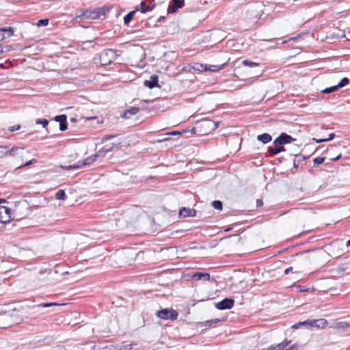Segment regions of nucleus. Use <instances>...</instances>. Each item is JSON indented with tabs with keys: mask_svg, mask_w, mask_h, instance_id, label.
<instances>
[{
	"mask_svg": "<svg viewBox=\"0 0 350 350\" xmlns=\"http://www.w3.org/2000/svg\"><path fill=\"white\" fill-rule=\"evenodd\" d=\"M23 149V148L18 146L10 148L9 146H0V158L15 157L18 152Z\"/></svg>",
	"mask_w": 350,
	"mask_h": 350,
	"instance_id": "f257e3e1",
	"label": "nucleus"
},
{
	"mask_svg": "<svg viewBox=\"0 0 350 350\" xmlns=\"http://www.w3.org/2000/svg\"><path fill=\"white\" fill-rule=\"evenodd\" d=\"M96 160H97L96 155L93 154V155H91V156L87 157L86 159H85L82 161H79L75 165L62 167V168H64L65 170L81 168L84 166L90 165L94 162H95Z\"/></svg>",
	"mask_w": 350,
	"mask_h": 350,
	"instance_id": "f03ea898",
	"label": "nucleus"
},
{
	"mask_svg": "<svg viewBox=\"0 0 350 350\" xmlns=\"http://www.w3.org/2000/svg\"><path fill=\"white\" fill-rule=\"evenodd\" d=\"M157 315L163 319L165 320H176L178 318V312L172 308L170 309H163L157 312Z\"/></svg>",
	"mask_w": 350,
	"mask_h": 350,
	"instance_id": "7ed1b4c3",
	"label": "nucleus"
},
{
	"mask_svg": "<svg viewBox=\"0 0 350 350\" xmlns=\"http://www.w3.org/2000/svg\"><path fill=\"white\" fill-rule=\"evenodd\" d=\"M116 52L113 49H107L101 53L100 58L103 64H110L116 58Z\"/></svg>",
	"mask_w": 350,
	"mask_h": 350,
	"instance_id": "20e7f679",
	"label": "nucleus"
},
{
	"mask_svg": "<svg viewBox=\"0 0 350 350\" xmlns=\"http://www.w3.org/2000/svg\"><path fill=\"white\" fill-rule=\"evenodd\" d=\"M290 343L291 341L284 340L275 346L272 345L267 349H264L262 350H297V346L296 345H293L289 348L286 349V347H287Z\"/></svg>",
	"mask_w": 350,
	"mask_h": 350,
	"instance_id": "39448f33",
	"label": "nucleus"
},
{
	"mask_svg": "<svg viewBox=\"0 0 350 350\" xmlns=\"http://www.w3.org/2000/svg\"><path fill=\"white\" fill-rule=\"evenodd\" d=\"M1 223L5 224L12 219L11 210L7 206H0Z\"/></svg>",
	"mask_w": 350,
	"mask_h": 350,
	"instance_id": "423d86ee",
	"label": "nucleus"
},
{
	"mask_svg": "<svg viewBox=\"0 0 350 350\" xmlns=\"http://www.w3.org/2000/svg\"><path fill=\"white\" fill-rule=\"evenodd\" d=\"M349 82V80L347 77H344L336 85L332 86L330 88H325L321 91L323 94H329L333 92L338 90L339 88H343L347 85Z\"/></svg>",
	"mask_w": 350,
	"mask_h": 350,
	"instance_id": "0eeeda50",
	"label": "nucleus"
},
{
	"mask_svg": "<svg viewBox=\"0 0 350 350\" xmlns=\"http://www.w3.org/2000/svg\"><path fill=\"white\" fill-rule=\"evenodd\" d=\"M234 304V300L230 298H226L222 301L216 304L215 307L218 310H226L230 309L233 307Z\"/></svg>",
	"mask_w": 350,
	"mask_h": 350,
	"instance_id": "6e6552de",
	"label": "nucleus"
},
{
	"mask_svg": "<svg viewBox=\"0 0 350 350\" xmlns=\"http://www.w3.org/2000/svg\"><path fill=\"white\" fill-rule=\"evenodd\" d=\"M295 141V139L293 138L291 135H287L285 133H282L279 137H278L273 142V144H280L282 146L291 143Z\"/></svg>",
	"mask_w": 350,
	"mask_h": 350,
	"instance_id": "1a4fd4ad",
	"label": "nucleus"
},
{
	"mask_svg": "<svg viewBox=\"0 0 350 350\" xmlns=\"http://www.w3.org/2000/svg\"><path fill=\"white\" fill-rule=\"evenodd\" d=\"M184 0H173L172 3L169 5L168 12L170 13H175L178 8L184 5Z\"/></svg>",
	"mask_w": 350,
	"mask_h": 350,
	"instance_id": "9d476101",
	"label": "nucleus"
},
{
	"mask_svg": "<svg viewBox=\"0 0 350 350\" xmlns=\"http://www.w3.org/2000/svg\"><path fill=\"white\" fill-rule=\"evenodd\" d=\"M159 77L157 75H151L149 80H146L144 83V85L152 89L155 87H159Z\"/></svg>",
	"mask_w": 350,
	"mask_h": 350,
	"instance_id": "9b49d317",
	"label": "nucleus"
},
{
	"mask_svg": "<svg viewBox=\"0 0 350 350\" xmlns=\"http://www.w3.org/2000/svg\"><path fill=\"white\" fill-rule=\"evenodd\" d=\"M327 325V321L325 319H311L310 327H316L317 329H323Z\"/></svg>",
	"mask_w": 350,
	"mask_h": 350,
	"instance_id": "f8f14e48",
	"label": "nucleus"
},
{
	"mask_svg": "<svg viewBox=\"0 0 350 350\" xmlns=\"http://www.w3.org/2000/svg\"><path fill=\"white\" fill-rule=\"evenodd\" d=\"M179 215L183 217H194L196 215V210L184 207L179 211Z\"/></svg>",
	"mask_w": 350,
	"mask_h": 350,
	"instance_id": "ddd939ff",
	"label": "nucleus"
},
{
	"mask_svg": "<svg viewBox=\"0 0 350 350\" xmlns=\"http://www.w3.org/2000/svg\"><path fill=\"white\" fill-rule=\"evenodd\" d=\"M191 278L197 280H202L204 281H208L210 280V275L207 273L196 272L193 273Z\"/></svg>",
	"mask_w": 350,
	"mask_h": 350,
	"instance_id": "4468645a",
	"label": "nucleus"
},
{
	"mask_svg": "<svg viewBox=\"0 0 350 350\" xmlns=\"http://www.w3.org/2000/svg\"><path fill=\"white\" fill-rule=\"evenodd\" d=\"M100 13L101 12L99 10L85 11L83 16L86 18L96 19L100 16Z\"/></svg>",
	"mask_w": 350,
	"mask_h": 350,
	"instance_id": "2eb2a0df",
	"label": "nucleus"
},
{
	"mask_svg": "<svg viewBox=\"0 0 350 350\" xmlns=\"http://www.w3.org/2000/svg\"><path fill=\"white\" fill-rule=\"evenodd\" d=\"M274 147H269V151L272 155L276 154L284 150V147L280 144H273Z\"/></svg>",
	"mask_w": 350,
	"mask_h": 350,
	"instance_id": "dca6fc26",
	"label": "nucleus"
},
{
	"mask_svg": "<svg viewBox=\"0 0 350 350\" xmlns=\"http://www.w3.org/2000/svg\"><path fill=\"white\" fill-rule=\"evenodd\" d=\"M227 63H224L221 65H208L206 64V71L216 72L223 69Z\"/></svg>",
	"mask_w": 350,
	"mask_h": 350,
	"instance_id": "f3484780",
	"label": "nucleus"
},
{
	"mask_svg": "<svg viewBox=\"0 0 350 350\" xmlns=\"http://www.w3.org/2000/svg\"><path fill=\"white\" fill-rule=\"evenodd\" d=\"M271 136L268 133L259 135L257 137V139L258 141L262 142L263 144H267L268 142L271 141Z\"/></svg>",
	"mask_w": 350,
	"mask_h": 350,
	"instance_id": "a211bd4d",
	"label": "nucleus"
},
{
	"mask_svg": "<svg viewBox=\"0 0 350 350\" xmlns=\"http://www.w3.org/2000/svg\"><path fill=\"white\" fill-rule=\"evenodd\" d=\"M140 11L142 13H145L147 11L152 10L154 8V5L150 3L149 5H146V1H143L140 4Z\"/></svg>",
	"mask_w": 350,
	"mask_h": 350,
	"instance_id": "6ab92c4d",
	"label": "nucleus"
},
{
	"mask_svg": "<svg viewBox=\"0 0 350 350\" xmlns=\"http://www.w3.org/2000/svg\"><path fill=\"white\" fill-rule=\"evenodd\" d=\"M337 37L339 38H346L347 40H350V27L347 28L344 31L338 32Z\"/></svg>",
	"mask_w": 350,
	"mask_h": 350,
	"instance_id": "aec40b11",
	"label": "nucleus"
},
{
	"mask_svg": "<svg viewBox=\"0 0 350 350\" xmlns=\"http://www.w3.org/2000/svg\"><path fill=\"white\" fill-rule=\"evenodd\" d=\"M111 149L112 147L107 148L104 147L103 148L98 150L96 153H95L94 155H96L97 159L100 157H104L108 152L111 150Z\"/></svg>",
	"mask_w": 350,
	"mask_h": 350,
	"instance_id": "412c9836",
	"label": "nucleus"
},
{
	"mask_svg": "<svg viewBox=\"0 0 350 350\" xmlns=\"http://www.w3.org/2000/svg\"><path fill=\"white\" fill-rule=\"evenodd\" d=\"M334 137H335V134L334 133H332L329 134L327 138H323V139L312 138V140L315 141L317 143L327 142H329V141L333 139L334 138Z\"/></svg>",
	"mask_w": 350,
	"mask_h": 350,
	"instance_id": "4be33fe9",
	"label": "nucleus"
},
{
	"mask_svg": "<svg viewBox=\"0 0 350 350\" xmlns=\"http://www.w3.org/2000/svg\"><path fill=\"white\" fill-rule=\"evenodd\" d=\"M193 69L199 72L206 71V64L196 63L193 66Z\"/></svg>",
	"mask_w": 350,
	"mask_h": 350,
	"instance_id": "5701e85b",
	"label": "nucleus"
},
{
	"mask_svg": "<svg viewBox=\"0 0 350 350\" xmlns=\"http://www.w3.org/2000/svg\"><path fill=\"white\" fill-rule=\"evenodd\" d=\"M135 12H136V11H135V10L131 11L129 14H127L126 16H124V23L125 25H128L131 21V20L133 18V16H134Z\"/></svg>",
	"mask_w": 350,
	"mask_h": 350,
	"instance_id": "b1692460",
	"label": "nucleus"
},
{
	"mask_svg": "<svg viewBox=\"0 0 350 350\" xmlns=\"http://www.w3.org/2000/svg\"><path fill=\"white\" fill-rule=\"evenodd\" d=\"M300 325H305V326H308V327H310L311 326V319H308L306 321H301V322H299L297 323H295L293 325H292V328L293 329H297L298 328Z\"/></svg>",
	"mask_w": 350,
	"mask_h": 350,
	"instance_id": "393cba45",
	"label": "nucleus"
},
{
	"mask_svg": "<svg viewBox=\"0 0 350 350\" xmlns=\"http://www.w3.org/2000/svg\"><path fill=\"white\" fill-rule=\"evenodd\" d=\"M59 306V304L56 303V302L43 303V304H38L36 306H34L33 308H48V307H51V306Z\"/></svg>",
	"mask_w": 350,
	"mask_h": 350,
	"instance_id": "a878e982",
	"label": "nucleus"
},
{
	"mask_svg": "<svg viewBox=\"0 0 350 350\" xmlns=\"http://www.w3.org/2000/svg\"><path fill=\"white\" fill-rule=\"evenodd\" d=\"M66 193H65L64 190H63V189L59 190L55 194V198L57 200H64L66 199Z\"/></svg>",
	"mask_w": 350,
	"mask_h": 350,
	"instance_id": "bb28decb",
	"label": "nucleus"
},
{
	"mask_svg": "<svg viewBox=\"0 0 350 350\" xmlns=\"http://www.w3.org/2000/svg\"><path fill=\"white\" fill-rule=\"evenodd\" d=\"M242 64L244 66H249V67H255V66H259L258 63H256V62H252V61H250L247 59L243 60Z\"/></svg>",
	"mask_w": 350,
	"mask_h": 350,
	"instance_id": "cd10ccee",
	"label": "nucleus"
},
{
	"mask_svg": "<svg viewBox=\"0 0 350 350\" xmlns=\"http://www.w3.org/2000/svg\"><path fill=\"white\" fill-rule=\"evenodd\" d=\"M340 269H342L344 271L347 272L348 273H350V261H349L347 263H342L340 265Z\"/></svg>",
	"mask_w": 350,
	"mask_h": 350,
	"instance_id": "c85d7f7f",
	"label": "nucleus"
},
{
	"mask_svg": "<svg viewBox=\"0 0 350 350\" xmlns=\"http://www.w3.org/2000/svg\"><path fill=\"white\" fill-rule=\"evenodd\" d=\"M0 31L2 33V32H8L9 33V37L10 36H12L14 33V29L12 27H1L0 28Z\"/></svg>",
	"mask_w": 350,
	"mask_h": 350,
	"instance_id": "c756f323",
	"label": "nucleus"
},
{
	"mask_svg": "<svg viewBox=\"0 0 350 350\" xmlns=\"http://www.w3.org/2000/svg\"><path fill=\"white\" fill-rule=\"evenodd\" d=\"M212 206L217 210L222 209V202L219 200H215L212 202Z\"/></svg>",
	"mask_w": 350,
	"mask_h": 350,
	"instance_id": "7c9ffc66",
	"label": "nucleus"
},
{
	"mask_svg": "<svg viewBox=\"0 0 350 350\" xmlns=\"http://www.w3.org/2000/svg\"><path fill=\"white\" fill-rule=\"evenodd\" d=\"M36 123L40 124L44 128H45L48 125L49 121L46 119H36Z\"/></svg>",
	"mask_w": 350,
	"mask_h": 350,
	"instance_id": "2f4dec72",
	"label": "nucleus"
},
{
	"mask_svg": "<svg viewBox=\"0 0 350 350\" xmlns=\"http://www.w3.org/2000/svg\"><path fill=\"white\" fill-rule=\"evenodd\" d=\"M48 24H49L48 19H42V20H39L37 22V26H38V27L46 26Z\"/></svg>",
	"mask_w": 350,
	"mask_h": 350,
	"instance_id": "473e14b6",
	"label": "nucleus"
},
{
	"mask_svg": "<svg viewBox=\"0 0 350 350\" xmlns=\"http://www.w3.org/2000/svg\"><path fill=\"white\" fill-rule=\"evenodd\" d=\"M139 109L138 107H131L127 110L126 113L131 115H135L139 111Z\"/></svg>",
	"mask_w": 350,
	"mask_h": 350,
	"instance_id": "72a5a7b5",
	"label": "nucleus"
},
{
	"mask_svg": "<svg viewBox=\"0 0 350 350\" xmlns=\"http://www.w3.org/2000/svg\"><path fill=\"white\" fill-rule=\"evenodd\" d=\"M55 121L59 122L60 124L61 122L66 120V116L65 115L57 116L55 118Z\"/></svg>",
	"mask_w": 350,
	"mask_h": 350,
	"instance_id": "f704fd0d",
	"label": "nucleus"
},
{
	"mask_svg": "<svg viewBox=\"0 0 350 350\" xmlns=\"http://www.w3.org/2000/svg\"><path fill=\"white\" fill-rule=\"evenodd\" d=\"M348 326V324L345 322H338L336 323L335 327L345 329Z\"/></svg>",
	"mask_w": 350,
	"mask_h": 350,
	"instance_id": "c9c22d12",
	"label": "nucleus"
},
{
	"mask_svg": "<svg viewBox=\"0 0 350 350\" xmlns=\"http://www.w3.org/2000/svg\"><path fill=\"white\" fill-rule=\"evenodd\" d=\"M325 158L324 157H317L314 159V164L319 165L324 162Z\"/></svg>",
	"mask_w": 350,
	"mask_h": 350,
	"instance_id": "e433bc0d",
	"label": "nucleus"
},
{
	"mask_svg": "<svg viewBox=\"0 0 350 350\" xmlns=\"http://www.w3.org/2000/svg\"><path fill=\"white\" fill-rule=\"evenodd\" d=\"M66 129H67V122L66 120L59 124V130L62 131H64Z\"/></svg>",
	"mask_w": 350,
	"mask_h": 350,
	"instance_id": "4c0bfd02",
	"label": "nucleus"
},
{
	"mask_svg": "<svg viewBox=\"0 0 350 350\" xmlns=\"http://www.w3.org/2000/svg\"><path fill=\"white\" fill-rule=\"evenodd\" d=\"M37 162V160L36 159H31L30 161H29L28 162H26L24 165H22L21 166H19L18 167L21 168V167H25V166H28L31 164H33V163H36Z\"/></svg>",
	"mask_w": 350,
	"mask_h": 350,
	"instance_id": "58836bf2",
	"label": "nucleus"
},
{
	"mask_svg": "<svg viewBox=\"0 0 350 350\" xmlns=\"http://www.w3.org/2000/svg\"><path fill=\"white\" fill-rule=\"evenodd\" d=\"M20 128H21V126L19 124H16V125H14L12 126H10L8 130L10 132H14V131L19 130Z\"/></svg>",
	"mask_w": 350,
	"mask_h": 350,
	"instance_id": "ea45409f",
	"label": "nucleus"
},
{
	"mask_svg": "<svg viewBox=\"0 0 350 350\" xmlns=\"http://www.w3.org/2000/svg\"><path fill=\"white\" fill-rule=\"evenodd\" d=\"M180 133L178 131H172V132L165 133V135H180Z\"/></svg>",
	"mask_w": 350,
	"mask_h": 350,
	"instance_id": "a19ab883",
	"label": "nucleus"
},
{
	"mask_svg": "<svg viewBox=\"0 0 350 350\" xmlns=\"http://www.w3.org/2000/svg\"><path fill=\"white\" fill-rule=\"evenodd\" d=\"M293 270V267H290L288 268H287L285 271H284V273L285 274H288L290 271H291Z\"/></svg>",
	"mask_w": 350,
	"mask_h": 350,
	"instance_id": "79ce46f5",
	"label": "nucleus"
},
{
	"mask_svg": "<svg viewBox=\"0 0 350 350\" xmlns=\"http://www.w3.org/2000/svg\"><path fill=\"white\" fill-rule=\"evenodd\" d=\"M257 206H261L262 205V201L261 200H256Z\"/></svg>",
	"mask_w": 350,
	"mask_h": 350,
	"instance_id": "37998d69",
	"label": "nucleus"
},
{
	"mask_svg": "<svg viewBox=\"0 0 350 350\" xmlns=\"http://www.w3.org/2000/svg\"><path fill=\"white\" fill-rule=\"evenodd\" d=\"M341 157H342V155L340 154H338L336 157H335V158H332V161H338V160H339Z\"/></svg>",
	"mask_w": 350,
	"mask_h": 350,
	"instance_id": "c03bdc74",
	"label": "nucleus"
},
{
	"mask_svg": "<svg viewBox=\"0 0 350 350\" xmlns=\"http://www.w3.org/2000/svg\"><path fill=\"white\" fill-rule=\"evenodd\" d=\"M112 137H113V136H110V135H109V136H106V137H105L103 138V140H108V139H111Z\"/></svg>",
	"mask_w": 350,
	"mask_h": 350,
	"instance_id": "a18cd8bd",
	"label": "nucleus"
},
{
	"mask_svg": "<svg viewBox=\"0 0 350 350\" xmlns=\"http://www.w3.org/2000/svg\"><path fill=\"white\" fill-rule=\"evenodd\" d=\"M5 38L4 35L0 31V41Z\"/></svg>",
	"mask_w": 350,
	"mask_h": 350,
	"instance_id": "49530a36",
	"label": "nucleus"
},
{
	"mask_svg": "<svg viewBox=\"0 0 350 350\" xmlns=\"http://www.w3.org/2000/svg\"><path fill=\"white\" fill-rule=\"evenodd\" d=\"M84 118L85 120H90L96 118V117H87V118Z\"/></svg>",
	"mask_w": 350,
	"mask_h": 350,
	"instance_id": "de8ad7c7",
	"label": "nucleus"
},
{
	"mask_svg": "<svg viewBox=\"0 0 350 350\" xmlns=\"http://www.w3.org/2000/svg\"><path fill=\"white\" fill-rule=\"evenodd\" d=\"M167 140H168V138L165 137V138H163V139L159 140V142H165V141H167Z\"/></svg>",
	"mask_w": 350,
	"mask_h": 350,
	"instance_id": "09e8293b",
	"label": "nucleus"
},
{
	"mask_svg": "<svg viewBox=\"0 0 350 350\" xmlns=\"http://www.w3.org/2000/svg\"><path fill=\"white\" fill-rule=\"evenodd\" d=\"M346 246H347V247L350 246V239H349V240H348V241H347V243H346Z\"/></svg>",
	"mask_w": 350,
	"mask_h": 350,
	"instance_id": "8fccbe9b",
	"label": "nucleus"
},
{
	"mask_svg": "<svg viewBox=\"0 0 350 350\" xmlns=\"http://www.w3.org/2000/svg\"><path fill=\"white\" fill-rule=\"evenodd\" d=\"M0 53H3V49L2 46L0 45Z\"/></svg>",
	"mask_w": 350,
	"mask_h": 350,
	"instance_id": "3c124183",
	"label": "nucleus"
}]
</instances>
